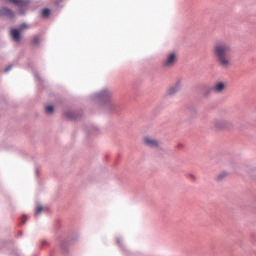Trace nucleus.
Here are the masks:
<instances>
[{
  "label": "nucleus",
  "instance_id": "obj_1",
  "mask_svg": "<svg viewBox=\"0 0 256 256\" xmlns=\"http://www.w3.org/2000/svg\"><path fill=\"white\" fill-rule=\"evenodd\" d=\"M231 51H233V46L228 42H218L213 46L212 53L217 65H219L221 69H230V67L233 66L230 55Z\"/></svg>",
  "mask_w": 256,
  "mask_h": 256
},
{
  "label": "nucleus",
  "instance_id": "obj_2",
  "mask_svg": "<svg viewBox=\"0 0 256 256\" xmlns=\"http://www.w3.org/2000/svg\"><path fill=\"white\" fill-rule=\"evenodd\" d=\"M213 127L217 131H231L233 129V121L225 119H214Z\"/></svg>",
  "mask_w": 256,
  "mask_h": 256
},
{
  "label": "nucleus",
  "instance_id": "obj_3",
  "mask_svg": "<svg viewBox=\"0 0 256 256\" xmlns=\"http://www.w3.org/2000/svg\"><path fill=\"white\" fill-rule=\"evenodd\" d=\"M175 63H177V54H175V52H172L168 54L165 60L163 61V67H166V68L173 67Z\"/></svg>",
  "mask_w": 256,
  "mask_h": 256
},
{
  "label": "nucleus",
  "instance_id": "obj_4",
  "mask_svg": "<svg viewBox=\"0 0 256 256\" xmlns=\"http://www.w3.org/2000/svg\"><path fill=\"white\" fill-rule=\"evenodd\" d=\"M227 90V82L225 81H217L213 86H212V91L214 93H224V91Z\"/></svg>",
  "mask_w": 256,
  "mask_h": 256
},
{
  "label": "nucleus",
  "instance_id": "obj_5",
  "mask_svg": "<svg viewBox=\"0 0 256 256\" xmlns=\"http://www.w3.org/2000/svg\"><path fill=\"white\" fill-rule=\"evenodd\" d=\"M144 143H145V145H147V147H158L159 146V141H157V139L150 137V136L144 137Z\"/></svg>",
  "mask_w": 256,
  "mask_h": 256
},
{
  "label": "nucleus",
  "instance_id": "obj_6",
  "mask_svg": "<svg viewBox=\"0 0 256 256\" xmlns=\"http://www.w3.org/2000/svg\"><path fill=\"white\" fill-rule=\"evenodd\" d=\"M0 15L1 17H7V19H13V17H15V13H13L11 9L5 7L0 9Z\"/></svg>",
  "mask_w": 256,
  "mask_h": 256
},
{
  "label": "nucleus",
  "instance_id": "obj_7",
  "mask_svg": "<svg viewBox=\"0 0 256 256\" xmlns=\"http://www.w3.org/2000/svg\"><path fill=\"white\" fill-rule=\"evenodd\" d=\"M10 35L12 40L15 41V43H19V41H21V30L11 29Z\"/></svg>",
  "mask_w": 256,
  "mask_h": 256
},
{
  "label": "nucleus",
  "instance_id": "obj_8",
  "mask_svg": "<svg viewBox=\"0 0 256 256\" xmlns=\"http://www.w3.org/2000/svg\"><path fill=\"white\" fill-rule=\"evenodd\" d=\"M181 89V81H178L174 86L170 87L168 90L169 95H174L177 91Z\"/></svg>",
  "mask_w": 256,
  "mask_h": 256
},
{
  "label": "nucleus",
  "instance_id": "obj_9",
  "mask_svg": "<svg viewBox=\"0 0 256 256\" xmlns=\"http://www.w3.org/2000/svg\"><path fill=\"white\" fill-rule=\"evenodd\" d=\"M211 91H213V88L204 87L202 90V94L204 95V97H208V95H209V93H211Z\"/></svg>",
  "mask_w": 256,
  "mask_h": 256
},
{
  "label": "nucleus",
  "instance_id": "obj_10",
  "mask_svg": "<svg viewBox=\"0 0 256 256\" xmlns=\"http://www.w3.org/2000/svg\"><path fill=\"white\" fill-rule=\"evenodd\" d=\"M10 3H14L15 5H25V0H8Z\"/></svg>",
  "mask_w": 256,
  "mask_h": 256
},
{
  "label": "nucleus",
  "instance_id": "obj_11",
  "mask_svg": "<svg viewBox=\"0 0 256 256\" xmlns=\"http://www.w3.org/2000/svg\"><path fill=\"white\" fill-rule=\"evenodd\" d=\"M48 15H51V10L45 8L42 10V17L47 18Z\"/></svg>",
  "mask_w": 256,
  "mask_h": 256
},
{
  "label": "nucleus",
  "instance_id": "obj_12",
  "mask_svg": "<svg viewBox=\"0 0 256 256\" xmlns=\"http://www.w3.org/2000/svg\"><path fill=\"white\" fill-rule=\"evenodd\" d=\"M53 111H55V109L53 108L52 105H47V106L45 107V112H46V113H48V114L51 115V113H53Z\"/></svg>",
  "mask_w": 256,
  "mask_h": 256
},
{
  "label": "nucleus",
  "instance_id": "obj_13",
  "mask_svg": "<svg viewBox=\"0 0 256 256\" xmlns=\"http://www.w3.org/2000/svg\"><path fill=\"white\" fill-rule=\"evenodd\" d=\"M41 43V38L39 36L33 37V45H39Z\"/></svg>",
  "mask_w": 256,
  "mask_h": 256
},
{
  "label": "nucleus",
  "instance_id": "obj_14",
  "mask_svg": "<svg viewBox=\"0 0 256 256\" xmlns=\"http://www.w3.org/2000/svg\"><path fill=\"white\" fill-rule=\"evenodd\" d=\"M227 175H228L227 172H221L217 176L218 181H221V179H225V177H227Z\"/></svg>",
  "mask_w": 256,
  "mask_h": 256
},
{
  "label": "nucleus",
  "instance_id": "obj_15",
  "mask_svg": "<svg viewBox=\"0 0 256 256\" xmlns=\"http://www.w3.org/2000/svg\"><path fill=\"white\" fill-rule=\"evenodd\" d=\"M40 213H43V206H37L35 210V215H40Z\"/></svg>",
  "mask_w": 256,
  "mask_h": 256
},
{
  "label": "nucleus",
  "instance_id": "obj_16",
  "mask_svg": "<svg viewBox=\"0 0 256 256\" xmlns=\"http://www.w3.org/2000/svg\"><path fill=\"white\" fill-rule=\"evenodd\" d=\"M24 29H29V26H27L26 24H22L19 28V31H24Z\"/></svg>",
  "mask_w": 256,
  "mask_h": 256
},
{
  "label": "nucleus",
  "instance_id": "obj_17",
  "mask_svg": "<svg viewBox=\"0 0 256 256\" xmlns=\"http://www.w3.org/2000/svg\"><path fill=\"white\" fill-rule=\"evenodd\" d=\"M27 219H28L27 216L22 217V225H25V223H27Z\"/></svg>",
  "mask_w": 256,
  "mask_h": 256
},
{
  "label": "nucleus",
  "instance_id": "obj_18",
  "mask_svg": "<svg viewBox=\"0 0 256 256\" xmlns=\"http://www.w3.org/2000/svg\"><path fill=\"white\" fill-rule=\"evenodd\" d=\"M11 67H13L12 65L8 66L6 69H5V73H8V71H11Z\"/></svg>",
  "mask_w": 256,
  "mask_h": 256
}]
</instances>
